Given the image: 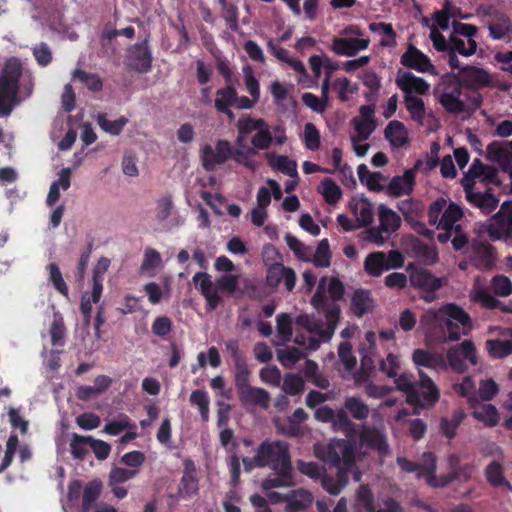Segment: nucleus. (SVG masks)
Listing matches in <instances>:
<instances>
[{
  "label": "nucleus",
  "instance_id": "1",
  "mask_svg": "<svg viewBox=\"0 0 512 512\" xmlns=\"http://www.w3.org/2000/svg\"><path fill=\"white\" fill-rule=\"evenodd\" d=\"M316 456L324 463L337 468L335 476L324 474L321 485L331 495H338L347 485L349 472L356 467V447L348 439H332L327 445L317 447Z\"/></svg>",
  "mask_w": 512,
  "mask_h": 512
},
{
  "label": "nucleus",
  "instance_id": "2",
  "mask_svg": "<svg viewBox=\"0 0 512 512\" xmlns=\"http://www.w3.org/2000/svg\"><path fill=\"white\" fill-rule=\"evenodd\" d=\"M33 88L34 77L32 73L23 69L18 58L8 59L0 74V115H10L18 103L19 92L25 97H29Z\"/></svg>",
  "mask_w": 512,
  "mask_h": 512
},
{
  "label": "nucleus",
  "instance_id": "3",
  "mask_svg": "<svg viewBox=\"0 0 512 512\" xmlns=\"http://www.w3.org/2000/svg\"><path fill=\"white\" fill-rule=\"evenodd\" d=\"M255 461L258 468L269 467L271 470L292 466L289 446L280 440L263 441L257 449Z\"/></svg>",
  "mask_w": 512,
  "mask_h": 512
},
{
  "label": "nucleus",
  "instance_id": "4",
  "mask_svg": "<svg viewBox=\"0 0 512 512\" xmlns=\"http://www.w3.org/2000/svg\"><path fill=\"white\" fill-rule=\"evenodd\" d=\"M325 280L322 278L319 282L315 294L312 296L311 304L318 312L325 314L326 328L320 330L319 337L322 341L331 339L340 320L341 309L336 303H328L325 294Z\"/></svg>",
  "mask_w": 512,
  "mask_h": 512
},
{
  "label": "nucleus",
  "instance_id": "5",
  "mask_svg": "<svg viewBox=\"0 0 512 512\" xmlns=\"http://www.w3.org/2000/svg\"><path fill=\"white\" fill-rule=\"evenodd\" d=\"M410 285L420 292L426 303L437 299V291L444 285V279L434 276L429 270L410 263L407 266Z\"/></svg>",
  "mask_w": 512,
  "mask_h": 512
},
{
  "label": "nucleus",
  "instance_id": "6",
  "mask_svg": "<svg viewBox=\"0 0 512 512\" xmlns=\"http://www.w3.org/2000/svg\"><path fill=\"white\" fill-rule=\"evenodd\" d=\"M440 319L450 323H459L464 329V335H468L472 329L470 315L462 307L454 303L445 304L438 310L429 309L422 315L420 322H437Z\"/></svg>",
  "mask_w": 512,
  "mask_h": 512
},
{
  "label": "nucleus",
  "instance_id": "7",
  "mask_svg": "<svg viewBox=\"0 0 512 512\" xmlns=\"http://www.w3.org/2000/svg\"><path fill=\"white\" fill-rule=\"evenodd\" d=\"M468 259L479 271H491L498 260L497 249L487 241L473 239L468 246Z\"/></svg>",
  "mask_w": 512,
  "mask_h": 512
},
{
  "label": "nucleus",
  "instance_id": "8",
  "mask_svg": "<svg viewBox=\"0 0 512 512\" xmlns=\"http://www.w3.org/2000/svg\"><path fill=\"white\" fill-rule=\"evenodd\" d=\"M445 360L453 372L465 373L468 370L466 360L471 365L477 364L475 344L471 340H464L447 351Z\"/></svg>",
  "mask_w": 512,
  "mask_h": 512
},
{
  "label": "nucleus",
  "instance_id": "9",
  "mask_svg": "<svg viewBox=\"0 0 512 512\" xmlns=\"http://www.w3.org/2000/svg\"><path fill=\"white\" fill-rule=\"evenodd\" d=\"M420 323L426 335L436 342L457 341L464 335V329L459 323H450L444 319Z\"/></svg>",
  "mask_w": 512,
  "mask_h": 512
},
{
  "label": "nucleus",
  "instance_id": "10",
  "mask_svg": "<svg viewBox=\"0 0 512 512\" xmlns=\"http://www.w3.org/2000/svg\"><path fill=\"white\" fill-rule=\"evenodd\" d=\"M152 52L149 47V40L146 38L141 42L131 45L127 49V66L137 73H147L152 68Z\"/></svg>",
  "mask_w": 512,
  "mask_h": 512
},
{
  "label": "nucleus",
  "instance_id": "11",
  "mask_svg": "<svg viewBox=\"0 0 512 512\" xmlns=\"http://www.w3.org/2000/svg\"><path fill=\"white\" fill-rule=\"evenodd\" d=\"M359 442L362 447L377 452L380 457H386L390 453L385 432L376 427L363 425L359 432Z\"/></svg>",
  "mask_w": 512,
  "mask_h": 512
},
{
  "label": "nucleus",
  "instance_id": "12",
  "mask_svg": "<svg viewBox=\"0 0 512 512\" xmlns=\"http://www.w3.org/2000/svg\"><path fill=\"white\" fill-rule=\"evenodd\" d=\"M422 165V161H416L413 168L408 169L402 176H394L386 187V193L394 198L402 195H410L415 186L416 172Z\"/></svg>",
  "mask_w": 512,
  "mask_h": 512
},
{
  "label": "nucleus",
  "instance_id": "13",
  "mask_svg": "<svg viewBox=\"0 0 512 512\" xmlns=\"http://www.w3.org/2000/svg\"><path fill=\"white\" fill-rule=\"evenodd\" d=\"M395 84L404 93V96L426 95L430 91V84L425 79L402 69L397 71Z\"/></svg>",
  "mask_w": 512,
  "mask_h": 512
},
{
  "label": "nucleus",
  "instance_id": "14",
  "mask_svg": "<svg viewBox=\"0 0 512 512\" xmlns=\"http://www.w3.org/2000/svg\"><path fill=\"white\" fill-rule=\"evenodd\" d=\"M233 154V147L227 140H218L215 149L207 145L202 151L203 167L212 171L216 165L225 163Z\"/></svg>",
  "mask_w": 512,
  "mask_h": 512
},
{
  "label": "nucleus",
  "instance_id": "15",
  "mask_svg": "<svg viewBox=\"0 0 512 512\" xmlns=\"http://www.w3.org/2000/svg\"><path fill=\"white\" fill-rule=\"evenodd\" d=\"M296 273L295 271L279 263L266 267V286L271 289H277L280 283L283 281L287 291L291 292L296 285Z\"/></svg>",
  "mask_w": 512,
  "mask_h": 512
},
{
  "label": "nucleus",
  "instance_id": "16",
  "mask_svg": "<svg viewBox=\"0 0 512 512\" xmlns=\"http://www.w3.org/2000/svg\"><path fill=\"white\" fill-rule=\"evenodd\" d=\"M400 63L404 67L420 73H434L435 71L430 58L413 44H409L407 50L401 55Z\"/></svg>",
  "mask_w": 512,
  "mask_h": 512
},
{
  "label": "nucleus",
  "instance_id": "17",
  "mask_svg": "<svg viewBox=\"0 0 512 512\" xmlns=\"http://www.w3.org/2000/svg\"><path fill=\"white\" fill-rule=\"evenodd\" d=\"M192 281L205 298L207 310H215L222 302V298L218 294L217 289L213 287L211 276L206 272H197L193 276Z\"/></svg>",
  "mask_w": 512,
  "mask_h": 512
},
{
  "label": "nucleus",
  "instance_id": "18",
  "mask_svg": "<svg viewBox=\"0 0 512 512\" xmlns=\"http://www.w3.org/2000/svg\"><path fill=\"white\" fill-rule=\"evenodd\" d=\"M485 231L492 241H512V215L501 218L491 217L485 224Z\"/></svg>",
  "mask_w": 512,
  "mask_h": 512
},
{
  "label": "nucleus",
  "instance_id": "19",
  "mask_svg": "<svg viewBox=\"0 0 512 512\" xmlns=\"http://www.w3.org/2000/svg\"><path fill=\"white\" fill-rule=\"evenodd\" d=\"M461 85L471 90H478L491 85L489 73L475 66H464L460 70Z\"/></svg>",
  "mask_w": 512,
  "mask_h": 512
},
{
  "label": "nucleus",
  "instance_id": "20",
  "mask_svg": "<svg viewBox=\"0 0 512 512\" xmlns=\"http://www.w3.org/2000/svg\"><path fill=\"white\" fill-rule=\"evenodd\" d=\"M462 94V85L457 84L451 91H444L437 96L438 102L447 113L459 115L467 112V106L460 99Z\"/></svg>",
  "mask_w": 512,
  "mask_h": 512
},
{
  "label": "nucleus",
  "instance_id": "21",
  "mask_svg": "<svg viewBox=\"0 0 512 512\" xmlns=\"http://www.w3.org/2000/svg\"><path fill=\"white\" fill-rule=\"evenodd\" d=\"M369 43V39L335 37L332 41L331 50L337 55L353 57L359 51L367 49Z\"/></svg>",
  "mask_w": 512,
  "mask_h": 512
},
{
  "label": "nucleus",
  "instance_id": "22",
  "mask_svg": "<svg viewBox=\"0 0 512 512\" xmlns=\"http://www.w3.org/2000/svg\"><path fill=\"white\" fill-rule=\"evenodd\" d=\"M420 381L417 389L419 390V403L414 406H433L440 397V392L433 380L424 372L419 371Z\"/></svg>",
  "mask_w": 512,
  "mask_h": 512
},
{
  "label": "nucleus",
  "instance_id": "23",
  "mask_svg": "<svg viewBox=\"0 0 512 512\" xmlns=\"http://www.w3.org/2000/svg\"><path fill=\"white\" fill-rule=\"evenodd\" d=\"M156 218L159 222L169 221L171 227L181 226L184 219L174 210L171 196H164L157 201Z\"/></svg>",
  "mask_w": 512,
  "mask_h": 512
},
{
  "label": "nucleus",
  "instance_id": "24",
  "mask_svg": "<svg viewBox=\"0 0 512 512\" xmlns=\"http://www.w3.org/2000/svg\"><path fill=\"white\" fill-rule=\"evenodd\" d=\"M483 23L488 28L489 36L493 40L512 38V22L505 12L494 20H483Z\"/></svg>",
  "mask_w": 512,
  "mask_h": 512
},
{
  "label": "nucleus",
  "instance_id": "25",
  "mask_svg": "<svg viewBox=\"0 0 512 512\" xmlns=\"http://www.w3.org/2000/svg\"><path fill=\"white\" fill-rule=\"evenodd\" d=\"M238 396L244 406H260L263 409L269 407L270 395L263 388L250 386L238 393Z\"/></svg>",
  "mask_w": 512,
  "mask_h": 512
},
{
  "label": "nucleus",
  "instance_id": "26",
  "mask_svg": "<svg viewBox=\"0 0 512 512\" xmlns=\"http://www.w3.org/2000/svg\"><path fill=\"white\" fill-rule=\"evenodd\" d=\"M275 473L269 475L262 482V489L265 491L280 487H291L294 485L292 466L273 470Z\"/></svg>",
  "mask_w": 512,
  "mask_h": 512
},
{
  "label": "nucleus",
  "instance_id": "27",
  "mask_svg": "<svg viewBox=\"0 0 512 512\" xmlns=\"http://www.w3.org/2000/svg\"><path fill=\"white\" fill-rule=\"evenodd\" d=\"M412 360L418 367L431 369H443L446 367V360L440 353H431L424 349H415L412 354Z\"/></svg>",
  "mask_w": 512,
  "mask_h": 512
},
{
  "label": "nucleus",
  "instance_id": "28",
  "mask_svg": "<svg viewBox=\"0 0 512 512\" xmlns=\"http://www.w3.org/2000/svg\"><path fill=\"white\" fill-rule=\"evenodd\" d=\"M349 207L356 217L359 227H365L373 222V205L367 198L353 199Z\"/></svg>",
  "mask_w": 512,
  "mask_h": 512
},
{
  "label": "nucleus",
  "instance_id": "29",
  "mask_svg": "<svg viewBox=\"0 0 512 512\" xmlns=\"http://www.w3.org/2000/svg\"><path fill=\"white\" fill-rule=\"evenodd\" d=\"M351 311L357 317L371 312L374 308V299L369 290L357 289L351 298Z\"/></svg>",
  "mask_w": 512,
  "mask_h": 512
},
{
  "label": "nucleus",
  "instance_id": "30",
  "mask_svg": "<svg viewBox=\"0 0 512 512\" xmlns=\"http://www.w3.org/2000/svg\"><path fill=\"white\" fill-rule=\"evenodd\" d=\"M314 497L311 492L305 489H295L288 492L286 505L287 512H300L308 508L313 502Z\"/></svg>",
  "mask_w": 512,
  "mask_h": 512
},
{
  "label": "nucleus",
  "instance_id": "31",
  "mask_svg": "<svg viewBox=\"0 0 512 512\" xmlns=\"http://www.w3.org/2000/svg\"><path fill=\"white\" fill-rule=\"evenodd\" d=\"M426 457L428 458V461L425 466V478L429 486L434 488H444L454 481L451 472L447 475L436 476V456L434 453H429Z\"/></svg>",
  "mask_w": 512,
  "mask_h": 512
},
{
  "label": "nucleus",
  "instance_id": "32",
  "mask_svg": "<svg viewBox=\"0 0 512 512\" xmlns=\"http://www.w3.org/2000/svg\"><path fill=\"white\" fill-rule=\"evenodd\" d=\"M180 491L186 496H191L198 492L197 470L194 462L190 459L184 461Z\"/></svg>",
  "mask_w": 512,
  "mask_h": 512
},
{
  "label": "nucleus",
  "instance_id": "33",
  "mask_svg": "<svg viewBox=\"0 0 512 512\" xmlns=\"http://www.w3.org/2000/svg\"><path fill=\"white\" fill-rule=\"evenodd\" d=\"M364 271L371 277H380L385 271H388V266L385 262V252L375 251L369 253L364 260Z\"/></svg>",
  "mask_w": 512,
  "mask_h": 512
},
{
  "label": "nucleus",
  "instance_id": "34",
  "mask_svg": "<svg viewBox=\"0 0 512 512\" xmlns=\"http://www.w3.org/2000/svg\"><path fill=\"white\" fill-rule=\"evenodd\" d=\"M385 138L390 142L393 147H403L408 142L407 131L402 122L393 120L386 126Z\"/></svg>",
  "mask_w": 512,
  "mask_h": 512
},
{
  "label": "nucleus",
  "instance_id": "35",
  "mask_svg": "<svg viewBox=\"0 0 512 512\" xmlns=\"http://www.w3.org/2000/svg\"><path fill=\"white\" fill-rule=\"evenodd\" d=\"M266 158L268 159L269 165L273 169L278 170L290 177H298L296 162L290 160L287 156L267 153Z\"/></svg>",
  "mask_w": 512,
  "mask_h": 512
},
{
  "label": "nucleus",
  "instance_id": "36",
  "mask_svg": "<svg viewBox=\"0 0 512 512\" xmlns=\"http://www.w3.org/2000/svg\"><path fill=\"white\" fill-rule=\"evenodd\" d=\"M378 210L381 229L386 233L397 231L401 225L400 216L384 204H381Z\"/></svg>",
  "mask_w": 512,
  "mask_h": 512
},
{
  "label": "nucleus",
  "instance_id": "37",
  "mask_svg": "<svg viewBox=\"0 0 512 512\" xmlns=\"http://www.w3.org/2000/svg\"><path fill=\"white\" fill-rule=\"evenodd\" d=\"M467 201L471 205L479 208L484 214H490L499 205V199L489 192L470 194L469 200Z\"/></svg>",
  "mask_w": 512,
  "mask_h": 512
},
{
  "label": "nucleus",
  "instance_id": "38",
  "mask_svg": "<svg viewBox=\"0 0 512 512\" xmlns=\"http://www.w3.org/2000/svg\"><path fill=\"white\" fill-rule=\"evenodd\" d=\"M393 378L395 379L397 389L406 393L407 402L409 404H418L420 400L419 390L413 382L412 376L404 373Z\"/></svg>",
  "mask_w": 512,
  "mask_h": 512
},
{
  "label": "nucleus",
  "instance_id": "39",
  "mask_svg": "<svg viewBox=\"0 0 512 512\" xmlns=\"http://www.w3.org/2000/svg\"><path fill=\"white\" fill-rule=\"evenodd\" d=\"M404 105L409 112L411 119L423 125L426 117V106L422 98L418 96H404Z\"/></svg>",
  "mask_w": 512,
  "mask_h": 512
},
{
  "label": "nucleus",
  "instance_id": "40",
  "mask_svg": "<svg viewBox=\"0 0 512 512\" xmlns=\"http://www.w3.org/2000/svg\"><path fill=\"white\" fill-rule=\"evenodd\" d=\"M465 418V413L461 409L453 412L451 418L443 417L440 420V430L442 434L448 439H453L456 436L459 425Z\"/></svg>",
  "mask_w": 512,
  "mask_h": 512
},
{
  "label": "nucleus",
  "instance_id": "41",
  "mask_svg": "<svg viewBox=\"0 0 512 512\" xmlns=\"http://www.w3.org/2000/svg\"><path fill=\"white\" fill-rule=\"evenodd\" d=\"M485 476L487 481L493 487L506 486L512 490V485L504 477V469L501 463L498 461H492L485 470Z\"/></svg>",
  "mask_w": 512,
  "mask_h": 512
},
{
  "label": "nucleus",
  "instance_id": "42",
  "mask_svg": "<svg viewBox=\"0 0 512 512\" xmlns=\"http://www.w3.org/2000/svg\"><path fill=\"white\" fill-rule=\"evenodd\" d=\"M344 407L355 420L363 421L369 416V406L359 397H347L344 401Z\"/></svg>",
  "mask_w": 512,
  "mask_h": 512
},
{
  "label": "nucleus",
  "instance_id": "43",
  "mask_svg": "<svg viewBox=\"0 0 512 512\" xmlns=\"http://www.w3.org/2000/svg\"><path fill=\"white\" fill-rule=\"evenodd\" d=\"M92 436H83L77 433L72 434L70 452L75 459L84 460L88 454Z\"/></svg>",
  "mask_w": 512,
  "mask_h": 512
},
{
  "label": "nucleus",
  "instance_id": "44",
  "mask_svg": "<svg viewBox=\"0 0 512 512\" xmlns=\"http://www.w3.org/2000/svg\"><path fill=\"white\" fill-rule=\"evenodd\" d=\"M237 101V90L234 86L228 84L216 91L214 101L215 109H226V107L235 106Z\"/></svg>",
  "mask_w": 512,
  "mask_h": 512
},
{
  "label": "nucleus",
  "instance_id": "45",
  "mask_svg": "<svg viewBox=\"0 0 512 512\" xmlns=\"http://www.w3.org/2000/svg\"><path fill=\"white\" fill-rule=\"evenodd\" d=\"M429 453L430 452L423 453L420 463L408 460L405 457H397L396 462L402 471H404L406 473H416L417 478L425 477L426 476L425 466L428 461V458L426 456Z\"/></svg>",
  "mask_w": 512,
  "mask_h": 512
},
{
  "label": "nucleus",
  "instance_id": "46",
  "mask_svg": "<svg viewBox=\"0 0 512 512\" xmlns=\"http://www.w3.org/2000/svg\"><path fill=\"white\" fill-rule=\"evenodd\" d=\"M101 490L102 482L99 480H92L85 486L82 497L83 512H89L93 504L99 498Z\"/></svg>",
  "mask_w": 512,
  "mask_h": 512
},
{
  "label": "nucleus",
  "instance_id": "47",
  "mask_svg": "<svg viewBox=\"0 0 512 512\" xmlns=\"http://www.w3.org/2000/svg\"><path fill=\"white\" fill-rule=\"evenodd\" d=\"M331 423L336 430L343 432L347 437H353L357 433L356 424L343 409L335 412V418Z\"/></svg>",
  "mask_w": 512,
  "mask_h": 512
},
{
  "label": "nucleus",
  "instance_id": "48",
  "mask_svg": "<svg viewBox=\"0 0 512 512\" xmlns=\"http://www.w3.org/2000/svg\"><path fill=\"white\" fill-rule=\"evenodd\" d=\"M486 349L492 358L501 359L512 354V343L509 339H489L486 341Z\"/></svg>",
  "mask_w": 512,
  "mask_h": 512
},
{
  "label": "nucleus",
  "instance_id": "49",
  "mask_svg": "<svg viewBox=\"0 0 512 512\" xmlns=\"http://www.w3.org/2000/svg\"><path fill=\"white\" fill-rule=\"evenodd\" d=\"M369 29L372 32H381L385 35V38L380 41V46L390 48L396 46V32L391 23L373 22L369 25Z\"/></svg>",
  "mask_w": 512,
  "mask_h": 512
},
{
  "label": "nucleus",
  "instance_id": "50",
  "mask_svg": "<svg viewBox=\"0 0 512 512\" xmlns=\"http://www.w3.org/2000/svg\"><path fill=\"white\" fill-rule=\"evenodd\" d=\"M234 382L237 393H240L244 389L250 387V376L251 370L248 367L247 361H238L234 365Z\"/></svg>",
  "mask_w": 512,
  "mask_h": 512
},
{
  "label": "nucleus",
  "instance_id": "51",
  "mask_svg": "<svg viewBox=\"0 0 512 512\" xmlns=\"http://www.w3.org/2000/svg\"><path fill=\"white\" fill-rule=\"evenodd\" d=\"M463 216L462 209L451 202L445 207V210L439 221V228H455V223Z\"/></svg>",
  "mask_w": 512,
  "mask_h": 512
},
{
  "label": "nucleus",
  "instance_id": "52",
  "mask_svg": "<svg viewBox=\"0 0 512 512\" xmlns=\"http://www.w3.org/2000/svg\"><path fill=\"white\" fill-rule=\"evenodd\" d=\"M321 194L329 205L336 204L342 197V190L332 179L325 178L321 181Z\"/></svg>",
  "mask_w": 512,
  "mask_h": 512
},
{
  "label": "nucleus",
  "instance_id": "53",
  "mask_svg": "<svg viewBox=\"0 0 512 512\" xmlns=\"http://www.w3.org/2000/svg\"><path fill=\"white\" fill-rule=\"evenodd\" d=\"M135 424L131 422V419L126 414H121L118 420H112L107 423L103 432L111 436H117L125 430H134Z\"/></svg>",
  "mask_w": 512,
  "mask_h": 512
},
{
  "label": "nucleus",
  "instance_id": "54",
  "mask_svg": "<svg viewBox=\"0 0 512 512\" xmlns=\"http://www.w3.org/2000/svg\"><path fill=\"white\" fill-rule=\"evenodd\" d=\"M73 78L79 80L92 92H100L103 88L101 78L95 73H88L81 69H76L73 72Z\"/></svg>",
  "mask_w": 512,
  "mask_h": 512
},
{
  "label": "nucleus",
  "instance_id": "55",
  "mask_svg": "<svg viewBox=\"0 0 512 512\" xmlns=\"http://www.w3.org/2000/svg\"><path fill=\"white\" fill-rule=\"evenodd\" d=\"M49 272V282L53 285L55 290L62 296L68 297L69 289L62 276L59 266L56 263H50L47 266Z\"/></svg>",
  "mask_w": 512,
  "mask_h": 512
},
{
  "label": "nucleus",
  "instance_id": "56",
  "mask_svg": "<svg viewBox=\"0 0 512 512\" xmlns=\"http://www.w3.org/2000/svg\"><path fill=\"white\" fill-rule=\"evenodd\" d=\"M454 390L461 397L467 398L471 407L474 408L478 403V400L474 394L475 382L471 376H465L461 383L454 384Z\"/></svg>",
  "mask_w": 512,
  "mask_h": 512
},
{
  "label": "nucleus",
  "instance_id": "57",
  "mask_svg": "<svg viewBox=\"0 0 512 512\" xmlns=\"http://www.w3.org/2000/svg\"><path fill=\"white\" fill-rule=\"evenodd\" d=\"M190 403L197 406L203 422L209 420V397L204 390H194L190 395Z\"/></svg>",
  "mask_w": 512,
  "mask_h": 512
},
{
  "label": "nucleus",
  "instance_id": "58",
  "mask_svg": "<svg viewBox=\"0 0 512 512\" xmlns=\"http://www.w3.org/2000/svg\"><path fill=\"white\" fill-rule=\"evenodd\" d=\"M98 125L102 130L111 135H119L128 120L125 117H120L117 120H109L105 114H99L97 118Z\"/></svg>",
  "mask_w": 512,
  "mask_h": 512
},
{
  "label": "nucleus",
  "instance_id": "59",
  "mask_svg": "<svg viewBox=\"0 0 512 512\" xmlns=\"http://www.w3.org/2000/svg\"><path fill=\"white\" fill-rule=\"evenodd\" d=\"M276 330L279 338L283 343H287L291 340L292 330V319L289 314L281 313L276 318Z\"/></svg>",
  "mask_w": 512,
  "mask_h": 512
},
{
  "label": "nucleus",
  "instance_id": "60",
  "mask_svg": "<svg viewBox=\"0 0 512 512\" xmlns=\"http://www.w3.org/2000/svg\"><path fill=\"white\" fill-rule=\"evenodd\" d=\"M316 267H329L331 264V251L328 239H322L312 259Z\"/></svg>",
  "mask_w": 512,
  "mask_h": 512
},
{
  "label": "nucleus",
  "instance_id": "61",
  "mask_svg": "<svg viewBox=\"0 0 512 512\" xmlns=\"http://www.w3.org/2000/svg\"><path fill=\"white\" fill-rule=\"evenodd\" d=\"M237 130L241 135H249L253 131L267 126V122L263 118H252L250 116L241 117L237 121Z\"/></svg>",
  "mask_w": 512,
  "mask_h": 512
},
{
  "label": "nucleus",
  "instance_id": "62",
  "mask_svg": "<svg viewBox=\"0 0 512 512\" xmlns=\"http://www.w3.org/2000/svg\"><path fill=\"white\" fill-rule=\"evenodd\" d=\"M273 142L272 132L269 125L259 129L251 138L252 147L254 150H267Z\"/></svg>",
  "mask_w": 512,
  "mask_h": 512
},
{
  "label": "nucleus",
  "instance_id": "63",
  "mask_svg": "<svg viewBox=\"0 0 512 512\" xmlns=\"http://www.w3.org/2000/svg\"><path fill=\"white\" fill-rule=\"evenodd\" d=\"M472 416L475 419L484 422L486 425L490 427L497 425L499 421L498 411L496 407L492 404L483 405L481 410L474 411L472 413Z\"/></svg>",
  "mask_w": 512,
  "mask_h": 512
},
{
  "label": "nucleus",
  "instance_id": "64",
  "mask_svg": "<svg viewBox=\"0 0 512 512\" xmlns=\"http://www.w3.org/2000/svg\"><path fill=\"white\" fill-rule=\"evenodd\" d=\"M137 469H125L121 467H113L109 474V486H115L131 480L138 474Z\"/></svg>",
  "mask_w": 512,
  "mask_h": 512
}]
</instances>
